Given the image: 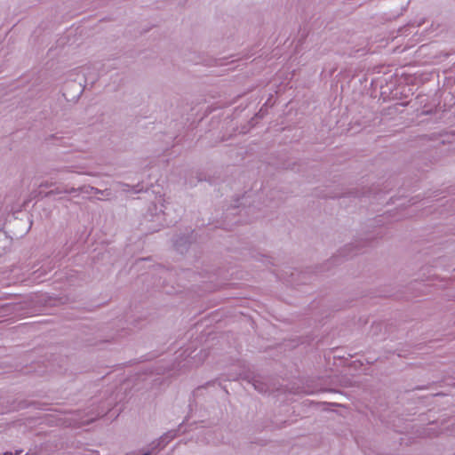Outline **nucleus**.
I'll list each match as a JSON object with an SVG mask.
<instances>
[{"instance_id": "20", "label": "nucleus", "mask_w": 455, "mask_h": 455, "mask_svg": "<svg viewBox=\"0 0 455 455\" xmlns=\"http://www.w3.org/2000/svg\"><path fill=\"white\" fill-rule=\"evenodd\" d=\"M2 455H13L12 451L4 452Z\"/></svg>"}, {"instance_id": "13", "label": "nucleus", "mask_w": 455, "mask_h": 455, "mask_svg": "<svg viewBox=\"0 0 455 455\" xmlns=\"http://www.w3.org/2000/svg\"><path fill=\"white\" fill-rule=\"evenodd\" d=\"M132 189L134 190L135 193H140L143 190V188L140 187V184H137L136 186L132 187Z\"/></svg>"}, {"instance_id": "4", "label": "nucleus", "mask_w": 455, "mask_h": 455, "mask_svg": "<svg viewBox=\"0 0 455 455\" xmlns=\"http://www.w3.org/2000/svg\"><path fill=\"white\" fill-rule=\"evenodd\" d=\"M372 189L371 188H354L348 190L347 192L342 194L341 196L344 197H362L369 196L371 193Z\"/></svg>"}, {"instance_id": "3", "label": "nucleus", "mask_w": 455, "mask_h": 455, "mask_svg": "<svg viewBox=\"0 0 455 455\" xmlns=\"http://www.w3.org/2000/svg\"><path fill=\"white\" fill-rule=\"evenodd\" d=\"M178 429H172L164 433L159 439L153 441L150 443L152 450H158L164 448L172 439L178 435Z\"/></svg>"}, {"instance_id": "21", "label": "nucleus", "mask_w": 455, "mask_h": 455, "mask_svg": "<svg viewBox=\"0 0 455 455\" xmlns=\"http://www.w3.org/2000/svg\"><path fill=\"white\" fill-rule=\"evenodd\" d=\"M105 414H106V412L101 411V412L98 413L97 417H100V416H103V415H105Z\"/></svg>"}, {"instance_id": "16", "label": "nucleus", "mask_w": 455, "mask_h": 455, "mask_svg": "<svg viewBox=\"0 0 455 455\" xmlns=\"http://www.w3.org/2000/svg\"><path fill=\"white\" fill-rule=\"evenodd\" d=\"M155 451L156 450H152V446H150V450H148V451H146V452H144L143 454H140V455H152Z\"/></svg>"}, {"instance_id": "5", "label": "nucleus", "mask_w": 455, "mask_h": 455, "mask_svg": "<svg viewBox=\"0 0 455 455\" xmlns=\"http://www.w3.org/2000/svg\"><path fill=\"white\" fill-rule=\"evenodd\" d=\"M244 379L251 383L254 387V388L258 390L259 393H266L267 391L268 387L267 384L258 379L255 376H246Z\"/></svg>"}, {"instance_id": "22", "label": "nucleus", "mask_w": 455, "mask_h": 455, "mask_svg": "<svg viewBox=\"0 0 455 455\" xmlns=\"http://www.w3.org/2000/svg\"><path fill=\"white\" fill-rule=\"evenodd\" d=\"M324 391H331V392H333L334 390L331 389V388H329V389H324Z\"/></svg>"}, {"instance_id": "18", "label": "nucleus", "mask_w": 455, "mask_h": 455, "mask_svg": "<svg viewBox=\"0 0 455 455\" xmlns=\"http://www.w3.org/2000/svg\"><path fill=\"white\" fill-rule=\"evenodd\" d=\"M52 185V183L44 182V183H41L40 187L49 188Z\"/></svg>"}, {"instance_id": "2", "label": "nucleus", "mask_w": 455, "mask_h": 455, "mask_svg": "<svg viewBox=\"0 0 455 455\" xmlns=\"http://www.w3.org/2000/svg\"><path fill=\"white\" fill-rule=\"evenodd\" d=\"M196 241V235L194 231L188 234L179 235L174 241V247L177 251L183 254L188 251L190 245Z\"/></svg>"}, {"instance_id": "23", "label": "nucleus", "mask_w": 455, "mask_h": 455, "mask_svg": "<svg viewBox=\"0 0 455 455\" xmlns=\"http://www.w3.org/2000/svg\"><path fill=\"white\" fill-rule=\"evenodd\" d=\"M25 455H28V454L27 453V454H25Z\"/></svg>"}, {"instance_id": "12", "label": "nucleus", "mask_w": 455, "mask_h": 455, "mask_svg": "<svg viewBox=\"0 0 455 455\" xmlns=\"http://www.w3.org/2000/svg\"><path fill=\"white\" fill-rule=\"evenodd\" d=\"M93 193L98 194V195H106V196L109 195V192H108V189L101 190V189H99V188H97L95 187H94V189H93Z\"/></svg>"}, {"instance_id": "14", "label": "nucleus", "mask_w": 455, "mask_h": 455, "mask_svg": "<svg viewBox=\"0 0 455 455\" xmlns=\"http://www.w3.org/2000/svg\"><path fill=\"white\" fill-rule=\"evenodd\" d=\"M196 178H197V180H198V181L206 180L205 176H204L203 173H201V172H200V173H197Z\"/></svg>"}, {"instance_id": "8", "label": "nucleus", "mask_w": 455, "mask_h": 455, "mask_svg": "<svg viewBox=\"0 0 455 455\" xmlns=\"http://www.w3.org/2000/svg\"><path fill=\"white\" fill-rule=\"evenodd\" d=\"M93 189H94V187H92V186L83 185V186L79 187L78 190L80 193L90 194V193L93 192Z\"/></svg>"}, {"instance_id": "6", "label": "nucleus", "mask_w": 455, "mask_h": 455, "mask_svg": "<svg viewBox=\"0 0 455 455\" xmlns=\"http://www.w3.org/2000/svg\"><path fill=\"white\" fill-rule=\"evenodd\" d=\"M164 212H161L159 213H156V221H158V225L157 227H148V229L150 231V232H156V231H158L162 227H164V225L162 223V220H164Z\"/></svg>"}, {"instance_id": "7", "label": "nucleus", "mask_w": 455, "mask_h": 455, "mask_svg": "<svg viewBox=\"0 0 455 455\" xmlns=\"http://www.w3.org/2000/svg\"><path fill=\"white\" fill-rule=\"evenodd\" d=\"M60 193H63V188H56L55 189H52V190H50V191H47V192H39L38 193V196H40L42 198H48V197H51L54 195H58V194H60Z\"/></svg>"}, {"instance_id": "19", "label": "nucleus", "mask_w": 455, "mask_h": 455, "mask_svg": "<svg viewBox=\"0 0 455 455\" xmlns=\"http://www.w3.org/2000/svg\"><path fill=\"white\" fill-rule=\"evenodd\" d=\"M21 452H22V451H21V450H17V451L13 453V455H20Z\"/></svg>"}, {"instance_id": "10", "label": "nucleus", "mask_w": 455, "mask_h": 455, "mask_svg": "<svg viewBox=\"0 0 455 455\" xmlns=\"http://www.w3.org/2000/svg\"><path fill=\"white\" fill-rule=\"evenodd\" d=\"M79 188H69L68 186H64L63 187V193H66V194H72V193H76V192H79Z\"/></svg>"}, {"instance_id": "11", "label": "nucleus", "mask_w": 455, "mask_h": 455, "mask_svg": "<svg viewBox=\"0 0 455 455\" xmlns=\"http://www.w3.org/2000/svg\"><path fill=\"white\" fill-rule=\"evenodd\" d=\"M71 172V167L69 166H63V167H60V168H57V169H52V172Z\"/></svg>"}, {"instance_id": "17", "label": "nucleus", "mask_w": 455, "mask_h": 455, "mask_svg": "<svg viewBox=\"0 0 455 455\" xmlns=\"http://www.w3.org/2000/svg\"><path fill=\"white\" fill-rule=\"evenodd\" d=\"M60 140L59 138H57V136L55 134H52L50 135L46 140Z\"/></svg>"}, {"instance_id": "1", "label": "nucleus", "mask_w": 455, "mask_h": 455, "mask_svg": "<svg viewBox=\"0 0 455 455\" xmlns=\"http://www.w3.org/2000/svg\"><path fill=\"white\" fill-rule=\"evenodd\" d=\"M382 233H377L376 235H366L363 238L356 239L354 242L346 244L338 253L333 255L328 264H338L340 259H348L360 253L363 248L371 245V242L377 238L382 237Z\"/></svg>"}, {"instance_id": "15", "label": "nucleus", "mask_w": 455, "mask_h": 455, "mask_svg": "<svg viewBox=\"0 0 455 455\" xmlns=\"http://www.w3.org/2000/svg\"><path fill=\"white\" fill-rule=\"evenodd\" d=\"M430 385L427 386H417L413 388V390H421V389H427L429 387Z\"/></svg>"}, {"instance_id": "9", "label": "nucleus", "mask_w": 455, "mask_h": 455, "mask_svg": "<svg viewBox=\"0 0 455 455\" xmlns=\"http://www.w3.org/2000/svg\"><path fill=\"white\" fill-rule=\"evenodd\" d=\"M14 307V305L6 304L0 307V311H3L5 315L10 314Z\"/></svg>"}]
</instances>
